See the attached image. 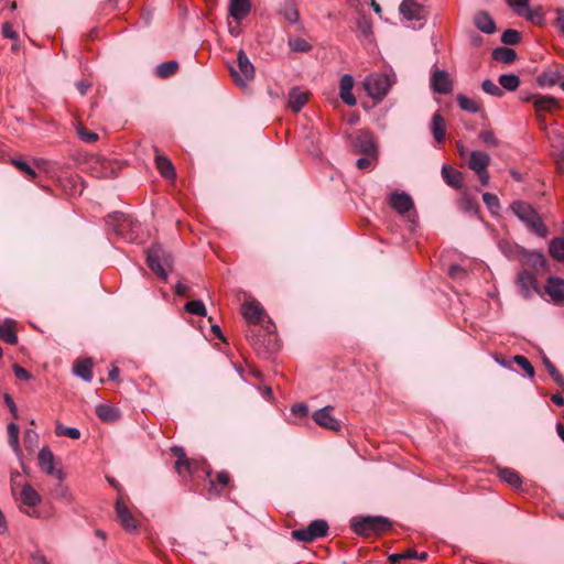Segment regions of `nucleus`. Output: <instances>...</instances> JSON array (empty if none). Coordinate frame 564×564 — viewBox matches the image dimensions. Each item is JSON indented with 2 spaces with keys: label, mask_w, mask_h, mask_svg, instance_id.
Listing matches in <instances>:
<instances>
[{
  "label": "nucleus",
  "mask_w": 564,
  "mask_h": 564,
  "mask_svg": "<svg viewBox=\"0 0 564 564\" xmlns=\"http://www.w3.org/2000/svg\"><path fill=\"white\" fill-rule=\"evenodd\" d=\"M13 372L15 377L21 380H29L31 378V373L18 365L13 367Z\"/></svg>",
  "instance_id": "obj_62"
},
{
  "label": "nucleus",
  "mask_w": 564,
  "mask_h": 564,
  "mask_svg": "<svg viewBox=\"0 0 564 564\" xmlns=\"http://www.w3.org/2000/svg\"><path fill=\"white\" fill-rule=\"evenodd\" d=\"M550 256L560 262L564 261V239L561 237L553 238L549 245Z\"/></svg>",
  "instance_id": "obj_37"
},
{
  "label": "nucleus",
  "mask_w": 564,
  "mask_h": 564,
  "mask_svg": "<svg viewBox=\"0 0 564 564\" xmlns=\"http://www.w3.org/2000/svg\"><path fill=\"white\" fill-rule=\"evenodd\" d=\"M106 224L119 237L126 241H134L140 224L134 221L131 216L120 212L112 213L107 216Z\"/></svg>",
  "instance_id": "obj_2"
},
{
  "label": "nucleus",
  "mask_w": 564,
  "mask_h": 564,
  "mask_svg": "<svg viewBox=\"0 0 564 564\" xmlns=\"http://www.w3.org/2000/svg\"><path fill=\"white\" fill-rule=\"evenodd\" d=\"M74 372L83 380L89 382L93 379V361L89 358L78 360L74 366Z\"/></svg>",
  "instance_id": "obj_29"
},
{
  "label": "nucleus",
  "mask_w": 564,
  "mask_h": 564,
  "mask_svg": "<svg viewBox=\"0 0 564 564\" xmlns=\"http://www.w3.org/2000/svg\"><path fill=\"white\" fill-rule=\"evenodd\" d=\"M37 440V434L33 430H26L24 433L25 445L32 446Z\"/></svg>",
  "instance_id": "obj_63"
},
{
  "label": "nucleus",
  "mask_w": 564,
  "mask_h": 564,
  "mask_svg": "<svg viewBox=\"0 0 564 564\" xmlns=\"http://www.w3.org/2000/svg\"><path fill=\"white\" fill-rule=\"evenodd\" d=\"M280 14L290 23H297L300 20V12L296 4L292 1L283 3L279 10Z\"/></svg>",
  "instance_id": "obj_32"
},
{
  "label": "nucleus",
  "mask_w": 564,
  "mask_h": 564,
  "mask_svg": "<svg viewBox=\"0 0 564 564\" xmlns=\"http://www.w3.org/2000/svg\"><path fill=\"white\" fill-rule=\"evenodd\" d=\"M492 58L503 64H511L517 58V52L513 48L500 46L492 51Z\"/></svg>",
  "instance_id": "obj_30"
},
{
  "label": "nucleus",
  "mask_w": 564,
  "mask_h": 564,
  "mask_svg": "<svg viewBox=\"0 0 564 564\" xmlns=\"http://www.w3.org/2000/svg\"><path fill=\"white\" fill-rule=\"evenodd\" d=\"M55 434L57 436H67L72 440H78L80 437V431L77 427L65 426L61 423L56 424Z\"/></svg>",
  "instance_id": "obj_46"
},
{
  "label": "nucleus",
  "mask_w": 564,
  "mask_h": 564,
  "mask_svg": "<svg viewBox=\"0 0 564 564\" xmlns=\"http://www.w3.org/2000/svg\"><path fill=\"white\" fill-rule=\"evenodd\" d=\"M511 210L514 215L534 234L545 238L549 234L546 226L538 212L530 205L521 200L511 204Z\"/></svg>",
  "instance_id": "obj_1"
},
{
  "label": "nucleus",
  "mask_w": 564,
  "mask_h": 564,
  "mask_svg": "<svg viewBox=\"0 0 564 564\" xmlns=\"http://www.w3.org/2000/svg\"><path fill=\"white\" fill-rule=\"evenodd\" d=\"M390 206L399 214H405L413 207V200L406 193H393L390 196Z\"/></svg>",
  "instance_id": "obj_18"
},
{
  "label": "nucleus",
  "mask_w": 564,
  "mask_h": 564,
  "mask_svg": "<svg viewBox=\"0 0 564 564\" xmlns=\"http://www.w3.org/2000/svg\"><path fill=\"white\" fill-rule=\"evenodd\" d=\"M442 176L444 181L452 187L460 188L463 186L462 173L448 165H444L442 167Z\"/></svg>",
  "instance_id": "obj_26"
},
{
  "label": "nucleus",
  "mask_w": 564,
  "mask_h": 564,
  "mask_svg": "<svg viewBox=\"0 0 564 564\" xmlns=\"http://www.w3.org/2000/svg\"><path fill=\"white\" fill-rule=\"evenodd\" d=\"M538 112H552L560 108L558 101L552 96L533 95L529 98Z\"/></svg>",
  "instance_id": "obj_17"
},
{
  "label": "nucleus",
  "mask_w": 564,
  "mask_h": 564,
  "mask_svg": "<svg viewBox=\"0 0 564 564\" xmlns=\"http://www.w3.org/2000/svg\"><path fill=\"white\" fill-rule=\"evenodd\" d=\"M12 164L30 180H34L37 174L36 172L23 160L12 159Z\"/></svg>",
  "instance_id": "obj_48"
},
{
  "label": "nucleus",
  "mask_w": 564,
  "mask_h": 564,
  "mask_svg": "<svg viewBox=\"0 0 564 564\" xmlns=\"http://www.w3.org/2000/svg\"><path fill=\"white\" fill-rule=\"evenodd\" d=\"M193 462L191 459H184V460H176L175 463V469L178 475L186 476L191 475L193 473Z\"/></svg>",
  "instance_id": "obj_55"
},
{
  "label": "nucleus",
  "mask_w": 564,
  "mask_h": 564,
  "mask_svg": "<svg viewBox=\"0 0 564 564\" xmlns=\"http://www.w3.org/2000/svg\"><path fill=\"white\" fill-rule=\"evenodd\" d=\"M184 308L189 314L197 315V316H206V314H207L205 304L200 300H193V301L187 302L185 304Z\"/></svg>",
  "instance_id": "obj_45"
},
{
  "label": "nucleus",
  "mask_w": 564,
  "mask_h": 564,
  "mask_svg": "<svg viewBox=\"0 0 564 564\" xmlns=\"http://www.w3.org/2000/svg\"><path fill=\"white\" fill-rule=\"evenodd\" d=\"M513 361L519 367H521L530 378L534 377V375H535L534 368L527 357L517 355L513 357Z\"/></svg>",
  "instance_id": "obj_51"
},
{
  "label": "nucleus",
  "mask_w": 564,
  "mask_h": 564,
  "mask_svg": "<svg viewBox=\"0 0 564 564\" xmlns=\"http://www.w3.org/2000/svg\"><path fill=\"white\" fill-rule=\"evenodd\" d=\"M478 137L487 145H490V147L498 145V139L496 138L492 130L481 131Z\"/></svg>",
  "instance_id": "obj_57"
},
{
  "label": "nucleus",
  "mask_w": 564,
  "mask_h": 564,
  "mask_svg": "<svg viewBox=\"0 0 564 564\" xmlns=\"http://www.w3.org/2000/svg\"><path fill=\"white\" fill-rule=\"evenodd\" d=\"M178 69V63L176 61H169L161 63L156 66V75L161 78H167Z\"/></svg>",
  "instance_id": "obj_40"
},
{
  "label": "nucleus",
  "mask_w": 564,
  "mask_h": 564,
  "mask_svg": "<svg viewBox=\"0 0 564 564\" xmlns=\"http://www.w3.org/2000/svg\"><path fill=\"white\" fill-rule=\"evenodd\" d=\"M555 13H556V20H555L556 26L558 28L560 32L562 34H564V9L557 8V9H555Z\"/></svg>",
  "instance_id": "obj_60"
},
{
  "label": "nucleus",
  "mask_w": 564,
  "mask_h": 564,
  "mask_svg": "<svg viewBox=\"0 0 564 564\" xmlns=\"http://www.w3.org/2000/svg\"><path fill=\"white\" fill-rule=\"evenodd\" d=\"M0 339L10 345L18 343L15 322L13 319L7 318L0 324Z\"/></svg>",
  "instance_id": "obj_23"
},
{
  "label": "nucleus",
  "mask_w": 564,
  "mask_h": 564,
  "mask_svg": "<svg viewBox=\"0 0 564 564\" xmlns=\"http://www.w3.org/2000/svg\"><path fill=\"white\" fill-rule=\"evenodd\" d=\"M17 501L26 507H36L41 502V497L36 492V490L30 486L29 484H24L22 488L18 491L17 497H14Z\"/></svg>",
  "instance_id": "obj_14"
},
{
  "label": "nucleus",
  "mask_w": 564,
  "mask_h": 564,
  "mask_svg": "<svg viewBox=\"0 0 564 564\" xmlns=\"http://www.w3.org/2000/svg\"><path fill=\"white\" fill-rule=\"evenodd\" d=\"M561 74L557 72H545L538 76L536 82L542 87H552L558 84Z\"/></svg>",
  "instance_id": "obj_41"
},
{
  "label": "nucleus",
  "mask_w": 564,
  "mask_h": 564,
  "mask_svg": "<svg viewBox=\"0 0 564 564\" xmlns=\"http://www.w3.org/2000/svg\"><path fill=\"white\" fill-rule=\"evenodd\" d=\"M481 87H482V90L488 95H491L495 97L503 96V90L490 79L484 80Z\"/></svg>",
  "instance_id": "obj_54"
},
{
  "label": "nucleus",
  "mask_w": 564,
  "mask_h": 564,
  "mask_svg": "<svg viewBox=\"0 0 564 564\" xmlns=\"http://www.w3.org/2000/svg\"><path fill=\"white\" fill-rule=\"evenodd\" d=\"M356 147L360 152L367 155H373L376 152V147L370 133L362 131L356 138Z\"/></svg>",
  "instance_id": "obj_25"
},
{
  "label": "nucleus",
  "mask_w": 564,
  "mask_h": 564,
  "mask_svg": "<svg viewBox=\"0 0 564 564\" xmlns=\"http://www.w3.org/2000/svg\"><path fill=\"white\" fill-rule=\"evenodd\" d=\"M373 533H381L390 529L391 522L384 517H372Z\"/></svg>",
  "instance_id": "obj_52"
},
{
  "label": "nucleus",
  "mask_w": 564,
  "mask_h": 564,
  "mask_svg": "<svg viewBox=\"0 0 564 564\" xmlns=\"http://www.w3.org/2000/svg\"><path fill=\"white\" fill-rule=\"evenodd\" d=\"M251 344L256 349H265L267 351H274L278 349V343L273 335H269L268 339L261 341L260 336L254 334L253 330L248 335Z\"/></svg>",
  "instance_id": "obj_27"
},
{
  "label": "nucleus",
  "mask_w": 564,
  "mask_h": 564,
  "mask_svg": "<svg viewBox=\"0 0 564 564\" xmlns=\"http://www.w3.org/2000/svg\"><path fill=\"white\" fill-rule=\"evenodd\" d=\"M524 262L533 269H544L546 265L545 257L540 252H527L524 254Z\"/></svg>",
  "instance_id": "obj_38"
},
{
  "label": "nucleus",
  "mask_w": 564,
  "mask_h": 564,
  "mask_svg": "<svg viewBox=\"0 0 564 564\" xmlns=\"http://www.w3.org/2000/svg\"><path fill=\"white\" fill-rule=\"evenodd\" d=\"M543 364L545 368L547 369L550 376L552 379L562 388H564V377L561 375V372L556 369V367L552 364V361L547 358H543Z\"/></svg>",
  "instance_id": "obj_47"
},
{
  "label": "nucleus",
  "mask_w": 564,
  "mask_h": 564,
  "mask_svg": "<svg viewBox=\"0 0 564 564\" xmlns=\"http://www.w3.org/2000/svg\"><path fill=\"white\" fill-rule=\"evenodd\" d=\"M22 475L19 471L11 473L10 484H11V492L14 497H17L18 491L22 488L24 484L21 482Z\"/></svg>",
  "instance_id": "obj_56"
},
{
  "label": "nucleus",
  "mask_w": 564,
  "mask_h": 564,
  "mask_svg": "<svg viewBox=\"0 0 564 564\" xmlns=\"http://www.w3.org/2000/svg\"><path fill=\"white\" fill-rule=\"evenodd\" d=\"M399 10L408 21H422L427 15V10L414 0H403Z\"/></svg>",
  "instance_id": "obj_7"
},
{
  "label": "nucleus",
  "mask_w": 564,
  "mask_h": 564,
  "mask_svg": "<svg viewBox=\"0 0 564 564\" xmlns=\"http://www.w3.org/2000/svg\"><path fill=\"white\" fill-rule=\"evenodd\" d=\"M251 11L250 0H230L229 1V13L230 15L240 21L245 19Z\"/></svg>",
  "instance_id": "obj_21"
},
{
  "label": "nucleus",
  "mask_w": 564,
  "mask_h": 564,
  "mask_svg": "<svg viewBox=\"0 0 564 564\" xmlns=\"http://www.w3.org/2000/svg\"><path fill=\"white\" fill-rule=\"evenodd\" d=\"M78 134L80 139L87 143H93L98 140V134L91 131H87L85 129H79Z\"/></svg>",
  "instance_id": "obj_58"
},
{
  "label": "nucleus",
  "mask_w": 564,
  "mask_h": 564,
  "mask_svg": "<svg viewBox=\"0 0 564 564\" xmlns=\"http://www.w3.org/2000/svg\"><path fill=\"white\" fill-rule=\"evenodd\" d=\"M500 479L513 488L521 487V478L517 471L511 468H500L498 471Z\"/></svg>",
  "instance_id": "obj_34"
},
{
  "label": "nucleus",
  "mask_w": 564,
  "mask_h": 564,
  "mask_svg": "<svg viewBox=\"0 0 564 564\" xmlns=\"http://www.w3.org/2000/svg\"><path fill=\"white\" fill-rule=\"evenodd\" d=\"M508 4L518 13V10L521 11L529 8V0H508Z\"/></svg>",
  "instance_id": "obj_59"
},
{
  "label": "nucleus",
  "mask_w": 564,
  "mask_h": 564,
  "mask_svg": "<svg viewBox=\"0 0 564 564\" xmlns=\"http://www.w3.org/2000/svg\"><path fill=\"white\" fill-rule=\"evenodd\" d=\"M354 78L352 76L345 74L341 76L339 82V96L341 100L348 106H355L357 100L352 94Z\"/></svg>",
  "instance_id": "obj_16"
},
{
  "label": "nucleus",
  "mask_w": 564,
  "mask_h": 564,
  "mask_svg": "<svg viewBox=\"0 0 564 564\" xmlns=\"http://www.w3.org/2000/svg\"><path fill=\"white\" fill-rule=\"evenodd\" d=\"M431 130L433 133L434 139L442 143L445 140L446 135V124L444 118L441 116V113L436 112L434 113L431 122Z\"/></svg>",
  "instance_id": "obj_24"
},
{
  "label": "nucleus",
  "mask_w": 564,
  "mask_h": 564,
  "mask_svg": "<svg viewBox=\"0 0 564 564\" xmlns=\"http://www.w3.org/2000/svg\"><path fill=\"white\" fill-rule=\"evenodd\" d=\"M448 273L452 278H463L465 275V270L459 265H452L448 270Z\"/></svg>",
  "instance_id": "obj_64"
},
{
  "label": "nucleus",
  "mask_w": 564,
  "mask_h": 564,
  "mask_svg": "<svg viewBox=\"0 0 564 564\" xmlns=\"http://www.w3.org/2000/svg\"><path fill=\"white\" fill-rule=\"evenodd\" d=\"M490 164V156L488 153L482 151H471L468 166L471 171L481 172L484 170H487Z\"/></svg>",
  "instance_id": "obj_20"
},
{
  "label": "nucleus",
  "mask_w": 564,
  "mask_h": 564,
  "mask_svg": "<svg viewBox=\"0 0 564 564\" xmlns=\"http://www.w3.org/2000/svg\"><path fill=\"white\" fill-rule=\"evenodd\" d=\"M352 527L356 533L360 535H370L373 533L372 517L355 519Z\"/></svg>",
  "instance_id": "obj_36"
},
{
  "label": "nucleus",
  "mask_w": 564,
  "mask_h": 564,
  "mask_svg": "<svg viewBox=\"0 0 564 564\" xmlns=\"http://www.w3.org/2000/svg\"><path fill=\"white\" fill-rule=\"evenodd\" d=\"M147 263L159 278L166 280L173 267V259L162 246L154 245L148 250Z\"/></svg>",
  "instance_id": "obj_3"
},
{
  "label": "nucleus",
  "mask_w": 564,
  "mask_h": 564,
  "mask_svg": "<svg viewBox=\"0 0 564 564\" xmlns=\"http://www.w3.org/2000/svg\"><path fill=\"white\" fill-rule=\"evenodd\" d=\"M39 466L48 475L56 476L59 480H63L64 474L62 470H56L54 467V455L48 447H43L39 452Z\"/></svg>",
  "instance_id": "obj_10"
},
{
  "label": "nucleus",
  "mask_w": 564,
  "mask_h": 564,
  "mask_svg": "<svg viewBox=\"0 0 564 564\" xmlns=\"http://www.w3.org/2000/svg\"><path fill=\"white\" fill-rule=\"evenodd\" d=\"M328 532V523L318 519L310 523L305 529L293 530L291 535L294 540L303 543H311L316 539L324 538Z\"/></svg>",
  "instance_id": "obj_5"
},
{
  "label": "nucleus",
  "mask_w": 564,
  "mask_h": 564,
  "mask_svg": "<svg viewBox=\"0 0 564 564\" xmlns=\"http://www.w3.org/2000/svg\"><path fill=\"white\" fill-rule=\"evenodd\" d=\"M459 207L466 212V213H470V214H477L478 212V203L475 198L468 196V195H465L460 200H459Z\"/></svg>",
  "instance_id": "obj_49"
},
{
  "label": "nucleus",
  "mask_w": 564,
  "mask_h": 564,
  "mask_svg": "<svg viewBox=\"0 0 564 564\" xmlns=\"http://www.w3.org/2000/svg\"><path fill=\"white\" fill-rule=\"evenodd\" d=\"M518 15L524 17L529 21L542 25L544 23V13L541 7L527 8V10H518Z\"/></svg>",
  "instance_id": "obj_35"
},
{
  "label": "nucleus",
  "mask_w": 564,
  "mask_h": 564,
  "mask_svg": "<svg viewBox=\"0 0 564 564\" xmlns=\"http://www.w3.org/2000/svg\"><path fill=\"white\" fill-rule=\"evenodd\" d=\"M517 285L523 297H530L533 293L539 292L535 275L527 270L518 274Z\"/></svg>",
  "instance_id": "obj_9"
},
{
  "label": "nucleus",
  "mask_w": 564,
  "mask_h": 564,
  "mask_svg": "<svg viewBox=\"0 0 564 564\" xmlns=\"http://www.w3.org/2000/svg\"><path fill=\"white\" fill-rule=\"evenodd\" d=\"M521 35L517 30L508 29L501 35V42L507 45H516L520 42Z\"/></svg>",
  "instance_id": "obj_50"
},
{
  "label": "nucleus",
  "mask_w": 564,
  "mask_h": 564,
  "mask_svg": "<svg viewBox=\"0 0 564 564\" xmlns=\"http://www.w3.org/2000/svg\"><path fill=\"white\" fill-rule=\"evenodd\" d=\"M96 414L104 422H113L119 419V411L107 404L97 405Z\"/></svg>",
  "instance_id": "obj_33"
},
{
  "label": "nucleus",
  "mask_w": 564,
  "mask_h": 564,
  "mask_svg": "<svg viewBox=\"0 0 564 564\" xmlns=\"http://www.w3.org/2000/svg\"><path fill=\"white\" fill-rule=\"evenodd\" d=\"M116 513L120 521V524L127 531H135L138 529V521L132 516L128 507L121 499H118L116 502Z\"/></svg>",
  "instance_id": "obj_12"
},
{
  "label": "nucleus",
  "mask_w": 564,
  "mask_h": 564,
  "mask_svg": "<svg viewBox=\"0 0 564 564\" xmlns=\"http://www.w3.org/2000/svg\"><path fill=\"white\" fill-rule=\"evenodd\" d=\"M308 99V94L301 90L299 87H293L289 93V107L294 111L299 112Z\"/></svg>",
  "instance_id": "obj_22"
},
{
  "label": "nucleus",
  "mask_w": 564,
  "mask_h": 564,
  "mask_svg": "<svg viewBox=\"0 0 564 564\" xmlns=\"http://www.w3.org/2000/svg\"><path fill=\"white\" fill-rule=\"evenodd\" d=\"M431 87L435 93L449 94L453 90V83L445 70H435L431 78Z\"/></svg>",
  "instance_id": "obj_13"
},
{
  "label": "nucleus",
  "mask_w": 564,
  "mask_h": 564,
  "mask_svg": "<svg viewBox=\"0 0 564 564\" xmlns=\"http://www.w3.org/2000/svg\"><path fill=\"white\" fill-rule=\"evenodd\" d=\"M498 82L508 91H514L520 85V78L514 74H502L499 76Z\"/></svg>",
  "instance_id": "obj_39"
},
{
  "label": "nucleus",
  "mask_w": 564,
  "mask_h": 564,
  "mask_svg": "<svg viewBox=\"0 0 564 564\" xmlns=\"http://www.w3.org/2000/svg\"><path fill=\"white\" fill-rule=\"evenodd\" d=\"M392 86L391 77L383 73L370 74L365 78L364 88L375 99H382Z\"/></svg>",
  "instance_id": "obj_4"
},
{
  "label": "nucleus",
  "mask_w": 564,
  "mask_h": 564,
  "mask_svg": "<svg viewBox=\"0 0 564 564\" xmlns=\"http://www.w3.org/2000/svg\"><path fill=\"white\" fill-rule=\"evenodd\" d=\"M230 481V475L226 470L217 473L215 479L209 480L210 491L215 495H219L224 488L228 486Z\"/></svg>",
  "instance_id": "obj_31"
},
{
  "label": "nucleus",
  "mask_w": 564,
  "mask_h": 564,
  "mask_svg": "<svg viewBox=\"0 0 564 564\" xmlns=\"http://www.w3.org/2000/svg\"><path fill=\"white\" fill-rule=\"evenodd\" d=\"M241 313H242L245 319L250 325H257L260 323V321L264 314V310L259 302L252 300V301H246L242 304Z\"/></svg>",
  "instance_id": "obj_11"
},
{
  "label": "nucleus",
  "mask_w": 564,
  "mask_h": 564,
  "mask_svg": "<svg viewBox=\"0 0 564 564\" xmlns=\"http://www.w3.org/2000/svg\"><path fill=\"white\" fill-rule=\"evenodd\" d=\"M474 23L479 31L486 34H492L497 30L494 19L487 11L477 12L474 17Z\"/></svg>",
  "instance_id": "obj_19"
},
{
  "label": "nucleus",
  "mask_w": 564,
  "mask_h": 564,
  "mask_svg": "<svg viewBox=\"0 0 564 564\" xmlns=\"http://www.w3.org/2000/svg\"><path fill=\"white\" fill-rule=\"evenodd\" d=\"M2 34L7 39L17 40L18 35L13 31L12 25L9 22L2 24Z\"/></svg>",
  "instance_id": "obj_61"
},
{
  "label": "nucleus",
  "mask_w": 564,
  "mask_h": 564,
  "mask_svg": "<svg viewBox=\"0 0 564 564\" xmlns=\"http://www.w3.org/2000/svg\"><path fill=\"white\" fill-rule=\"evenodd\" d=\"M457 102L462 110L476 113L480 110V106L477 101L466 97L465 95H458L457 96Z\"/></svg>",
  "instance_id": "obj_42"
},
{
  "label": "nucleus",
  "mask_w": 564,
  "mask_h": 564,
  "mask_svg": "<svg viewBox=\"0 0 564 564\" xmlns=\"http://www.w3.org/2000/svg\"><path fill=\"white\" fill-rule=\"evenodd\" d=\"M545 292L555 303H564V280L555 276L547 279Z\"/></svg>",
  "instance_id": "obj_15"
},
{
  "label": "nucleus",
  "mask_w": 564,
  "mask_h": 564,
  "mask_svg": "<svg viewBox=\"0 0 564 564\" xmlns=\"http://www.w3.org/2000/svg\"><path fill=\"white\" fill-rule=\"evenodd\" d=\"M238 69L230 68L231 76L239 86H246L254 77V67L243 50L237 54Z\"/></svg>",
  "instance_id": "obj_6"
},
{
  "label": "nucleus",
  "mask_w": 564,
  "mask_h": 564,
  "mask_svg": "<svg viewBox=\"0 0 564 564\" xmlns=\"http://www.w3.org/2000/svg\"><path fill=\"white\" fill-rule=\"evenodd\" d=\"M288 43L293 52L306 53L312 50V45L302 37H290Z\"/></svg>",
  "instance_id": "obj_44"
},
{
  "label": "nucleus",
  "mask_w": 564,
  "mask_h": 564,
  "mask_svg": "<svg viewBox=\"0 0 564 564\" xmlns=\"http://www.w3.org/2000/svg\"><path fill=\"white\" fill-rule=\"evenodd\" d=\"M7 430H8V438H9L10 446L12 447V449L15 453H19L20 452V444H19L20 429H19V426L14 423H10V424H8Z\"/></svg>",
  "instance_id": "obj_43"
},
{
  "label": "nucleus",
  "mask_w": 564,
  "mask_h": 564,
  "mask_svg": "<svg viewBox=\"0 0 564 564\" xmlns=\"http://www.w3.org/2000/svg\"><path fill=\"white\" fill-rule=\"evenodd\" d=\"M333 411L334 408L330 405L319 409L313 414V420L322 427L330 431H339L341 425L340 422L333 416Z\"/></svg>",
  "instance_id": "obj_8"
},
{
  "label": "nucleus",
  "mask_w": 564,
  "mask_h": 564,
  "mask_svg": "<svg viewBox=\"0 0 564 564\" xmlns=\"http://www.w3.org/2000/svg\"><path fill=\"white\" fill-rule=\"evenodd\" d=\"M155 163L156 169L159 170L160 174L166 178V180H174L175 178V170L172 164V162L163 155L156 154L155 155Z\"/></svg>",
  "instance_id": "obj_28"
},
{
  "label": "nucleus",
  "mask_w": 564,
  "mask_h": 564,
  "mask_svg": "<svg viewBox=\"0 0 564 564\" xmlns=\"http://www.w3.org/2000/svg\"><path fill=\"white\" fill-rule=\"evenodd\" d=\"M482 200L492 213H497L500 209V202L497 195L484 193Z\"/></svg>",
  "instance_id": "obj_53"
}]
</instances>
